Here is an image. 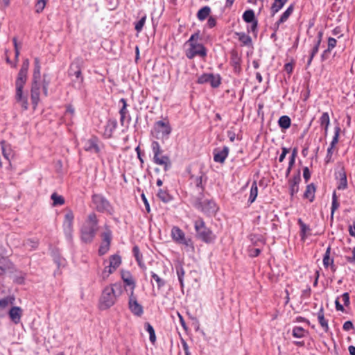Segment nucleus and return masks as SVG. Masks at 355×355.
Here are the masks:
<instances>
[{"label":"nucleus","mask_w":355,"mask_h":355,"mask_svg":"<svg viewBox=\"0 0 355 355\" xmlns=\"http://www.w3.org/2000/svg\"><path fill=\"white\" fill-rule=\"evenodd\" d=\"M14 297H8L0 300V309H5L9 304H13Z\"/></svg>","instance_id":"8fccbe9b"},{"label":"nucleus","mask_w":355,"mask_h":355,"mask_svg":"<svg viewBox=\"0 0 355 355\" xmlns=\"http://www.w3.org/2000/svg\"><path fill=\"white\" fill-rule=\"evenodd\" d=\"M243 19L247 23H251L257 20L255 18L254 12L253 10L249 9L245 10L243 14Z\"/></svg>","instance_id":"e433bc0d"},{"label":"nucleus","mask_w":355,"mask_h":355,"mask_svg":"<svg viewBox=\"0 0 355 355\" xmlns=\"http://www.w3.org/2000/svg\"><path fill=\"white\" fill-rule=\"evenodd\" d=\"M121 279L127 286H131L130 291L135 292L136 283L132 277V274L129 271L121 270Z\"/></svg>","instance_id":"5701e85b"},{"label":"nucleus","mask_w":355,"mask_h":355,"mask_svg":"<svg viewBox=\"0 0 355 355\" xmlns=\"http://www.w3.org/2000/svg\"><path fill=\"white\" fill-rule=\"evenodd\" d=\"M73 214L71 211H67L64 215V219L63 222V229L67 239L69 241H72L73 238Z\"/></svg>","instance_id":"ddd939ff"},{"label":"nucleus","mask_w":355,"mask_h":355,"mask_svg":"<svg viewBox=\"0 0 355 355\" xmlns=\"http://www.w3.org/2000/svg\"><path fill=\"white\" fill-rule=\"evenodd\" d=\"M151 148L153 153V162L157 165L162 166L165 171H168L171 168L172 163L169 156L163 154V150L159 144L156 141H153Z\"/></svg>","instance_id":"423d86ee"},{"label":"nucleus","mask_w":355,"mask_h":355,"mask_svg":"<svg viewBox=\"0 0 355 355\" xmlns=\"http://www.w3.org/2000/svg\"><path fill=\"white\" fill-rule=\"evenodd\" d=\"M205 178V181L206 180V176L205 173L202 171H200L198 175L191 174L190 179L191 180V182L196 185V187L200 190V191H203L204 185L202 184L203 179Z\"/></svg>","instance_id":"4be33fe9"},{"label":"nucleus","mask_w":355,"mask_h":355,"mask_svg":"<svg viewBox=\"0 0 355 355\" xmlns=\"http://www.w3.org/2000/svg\"><path fill=\"white\" fill-rule=\"evenodd\" d=\"M239 40L243 46H250L252 44L251 37L245 33H237Z\"/></svg>","instance_id":"4c0bfd02"},{"label":"nucleus","mask_w":355,"mask_h":355,"mask_svg":"<svg viewBox=\"0 0 355 355\" xmlns=\"http://www.w3.org/2000/svg\"><path fill=\"white\" fill-rule=\"evenodd\" d=\"M117 126V122L115 119H109L105 126L104 135L106 137L110 138Z\"/></svg>","instance_id":"b1692460"},{"label":"nucleus","mask_w":355,"mask_h":355,"mask_svg":"<svg viewBox=\"0 0 355 355\" xmlns=\"http://www.w3.org/2000/svg\"><path fill=\"white\" fill-rule=\"evenodd\" d=\"M194 229L196 231V236L198 239L205 243H214L216 240V235L213 231L208 227L204 220L198 217L193 221Z\"/></svg>","instance_id":"7ed1b4c3"},{"label":"nucleus","mask_w":355,"mask_h":355,"mask_svg":"<svg viewBox=\"0 0 355 355\" xmlns=\"http://www.w3.org/2000/svg\"><path fill=\"white\" fill-rule=\"evenodd\" d=\"M171 132L172 128L167 119L157 121L154 124L153 134L157 139H168Z\"/></svg>","instance_id":"0eeeda50"},{"label":"nucleus","mask_w":355,"mask_h":355,"mask_svg":"<svg viewBox=\"0 0 355 355\" xmlns=\"http://www.w3.org/2000/svg\"><path fill=\"white\" fill-rule=\"evenodd\" d=\"M331 254V247L329 246L326 252L324 253V257H323V265L324 267L327 268L329 266H331V268L332 270H335V266L334 265V259L330 257Z\"/></svg>","instance_id":"393cba45"},{"label":"nucleus","mask_w":355,"mask_h":355,"mask_svg":"<svg viewBox=\"0 0 355 355\" xmlns=\"http://www.w3.org/2000/svg\"><path fill=\"white\" fill-rule=\"evenodd\" d=\"M210 77V73H204L202 76H200L198 79V83L199 84H205V83H209Z\"/></svg>","instance_id":"864d4df0"},{"label":"nucleus","mask_w":355,"mask_h":355,"mask_svg":"<svg viewBox=\"0 0 355 355\" xmlns=\"http://www.w3.org/2000/svg\"><path fill=\"white\" fill-rule=\"evenodd\" d=\"M82 64L83 60L80 58H76L71 62L68 70V75L71 78L73 86L79 89L82 88L84 82Z\"/></svg>","instance_id":"39448f33"},{"label":"nucleus","mask_w":355,"mask_h":355,"mask_svg":"<svg viewBox=\"0 0 355 355\" xmlns=\"http://www.w3.org/2000/svg\"><path fill=\"white\" fill-rule=\"evenodd\" d=\"M258 195V187L256 181H254L252 184L250 192V196L248 199V202L252 204L254 202Z\"/></svg>","instance_id":"72a5a7b5"},{"label":"nucleus","mask_w":355,"mask_h":355,"mask_svg":"<svg viewBox=\"0 0 355 355\" xmlns=\"http://www.w3.org/2000/svg\"><path fill=\"white\" fill-rule=\"evenodd\" d=\"M301 182L300 171L299 170L292 178L288 180L289 193L293 198L299 191V184Z\"/></svg>","instance_id":"dca6fc26"},{"label":"nucleus","mask_w":355,"mask_h":355,"mask_svg":"<svg viewBox=\"0 0 355 355\" xmlns=\"http://www.w3.org/2000/svg\"><path fill=\"white\" fill-rule=\"evenodd\" d=\"M288 1V0H274V2L270 8L272 15H275L277 12H278Z\"/></svg>","instance_id":"c756f323"},{"label":"nucleus","mask_w":355,"mask_h":355,"mask_svg":"<svg viewBox=\"0 0 355 355\" xmlns=\"http://www.w3.org/2000/svg\"><path fill=\"white\" fill-rule=\"evenodd\" d=\"M339 298L342 299V301L345 306H348L349 304V295L348 293H343Z\"/></svg>","instance_id":"0e129e2a"},{"label":"nucleus","mask_w":355,"mask_h":355,"mask_svg":"<svg viewBox=\"0 0 355 355\" xmlns=\"http://www.w3.org/2000/svg\"><path fill=\"white\" fill-rule=\"evenodd\" d=\"M28 68L29 60L28 59H25L23 61L15 81V100L24 110H26L28 107V97L23 92L24 85L27 80Z\"/></svg>","instance_id":"f257e3e1"},{"label":"nucleus","mask_w":355,"mask_h":355,"mask_svg":"<svg viewBox=\"0 0 355 355\" xmlns=\"http://www.w3.org/2000/svg\"><path fill=\"white\" fill-rule=\"evenodd\" d=\"M258 21L251 22V25L248 27V32L256 33L257 31Z\"/></svg>","instance_id":"e2e57ef3"},{"label":"nucleus","mask_w":355,"mask_h":355,"mask_svg":"<svg viewBox=\"0 0 355 355\" xmlns=\"http://www.w3.org/2000/svg\"><path fill=\"white\" fill-rule=\"evenodd\" d=\"M23 310L19 306H12L8 312V315L10 320L15 324H17L20 322Z\"/></svg>","instance_id":"412c9836"},{"label":"nucleus","mask_w":355,"mask_h":355,"mask_svg":"<svg viewBox=\"0 0 355 355\" xmlns=\"http://www.w3.org/2000/svg\"><path fill=\"white\" fill-rule=\"evenodd\" d=\"M297 154V149L296 148H295L293 150L292 155L289 159L288 164H290V167H293L294 166Z\"/></svg>","instance_id":"13d9d810"},{"label":"nucleus","mask_w":355,"mask_h":355,"mask_svg":"<svg viewBox=\"0 0 355 355\" xmlns=\"http://www.w3.org/2000/svg\"><path fill=\"white\" fill-rule=\"evenodd\" d=\"M40 62L38 58L34 59V71L33 75V80L39 81L40 78Z\"/></svg>","instance_id":"f704fd0d"},{"label":"nucleus","mask_w":355,"mask_h":355,"mask_svg":"<svg viewBox=\"0 0 355 355\" xmlns=\"http://www.w3.org/2000/svg\"><path fill=\"white\" fill-rule=\"evenodd\" d=\"M339 206H340V203L338 202L336 193V191H334L333 195H332V204H331V220H333V218H334V212L336 211V209H338Z\"/></svg>","instance_id":"a19ab883"},{"label":"nucleus","mask_w":355,"mask_h":355,"mask_svg":"<svg viewBox=\"0 0 355 355\" xmlns=\"http://www.w3.org/2000/svg\"><path fill=\"white\" fill-rule=\"evenodd\" d=\"M132 252H133V254H134V257L139 265V266L143 269V270H146V265L145 263H144V261H143V256H142V254L140 252V250H139V248L137 245H135L132 248Z\"/></svg>","instance_id":"a878e982"},{"label":"nucleus","mask_w":355,"mask_h":355,"mask_svg":"<svg viewBox=\"0 0 355 355\" xmlns=\"http://www.w3.org/2000/svg\"><path fill=\"white\" fill-rule=\"evenodd\" d=\"M40 85L38 81L33 80L32 87L31 90V101L34 109L40 101Z\"/></svg>","instance_id":"aec40b11"},{"label":"nucleus","mask_w":355,"mask_h":355,"mask_svg":"<svg viewBox=\"0 0 355 355\" xmlns=\"http://www.w3.org/2000/svg\"><path fill=\"white\" fill-rule=\"evenodd\" d=\"M320 125L322 127L329 126L330 123L329 116L328 112H323L319 119Z\"/></svg>","instance_id":"49530a36"},{"label":"nucleus","mask_w":355,"mask_h":355,"mask_svg":"<svg viewBox=\"0 0 355 355\" xmlns=\"http://www.w3.org/2000/svg\"><path fill=\"white\" fill-rule=\"evenodd\" d=\"M114 288L121 289V285L119 284H114L106 286L103 289L99 301V307L101 309H107L115 304L116 295L115 294Z\"/></svg>","instance_id":"20e7f679"},{"label":"nucleus","mask_w":355,"mask_h":355,"mask_svg":"<svg viewBox=\"0 0 355 355\" xmlns=\"http://www.w3.org/2000/svg\"><path fill=\"white\" fill-rule=\"evenodd\" d=\"M98 220L96 214L91 213L88 215L87 220H86L85 225L97 227Z\"/></svg>","instance_id":"79ce46f5"},{"label":"nucleus","mask_w":355,"mask_h":355,"mask_svg":"<svg viewBox=\"0 0 355 355\" xmlns=\"http://www.w3.org/2000/svg\"><path fill=\"white\" fill-rule=\"evenodd\" d=\"M47 1L48 0H37L35 5V12L41 13L44 10Z\"/></svg>","instance_id":"de8ad7c7"},{"label":"nucleus","mask_w":355,"mask_h":355,"mask_svg":"<svg viewBox=\"0 0 355 355\" xmlns=\"http://www.w3.org/2000/svg\"><path fill=\"white\" fill-rule=\"evenodd\" d=\"M171 236L173 241L186 247H189L193 250L194 247L191 239L185 237L184 232L178 227L174 226L171 230Z\"/></svg>","instance_id":"9d476101"},{"label":"nucleus","mask_w":355,"mask_h":355,"mask_svg":"<svg viewBox=\"0 0 355 355\" xmlns=\"http://www.w3.org/2000/svg\"><path fill=\"white\" fill-rule=\"evenodd\" d=\"M119 103L122 104V107L119 110L120 114V123L123 126L125 123L129 124L131 121V116L129 114V112L127 109L128 103L125 98H122L120 99Z\"/></svg>","instance_id":"2eb2a0df"},{"label":"nucleus","mask_w":355,"mask_h":355,"mask_svg":"<svg viewBox=\"0 0 355 355\" xmlns=\"http://www.w3.org/2000/svg\"><path fill=\"white\" fill-rule=\"evenodd\" d=\"M157 196L159 199L165 203L168 202L172 200L171 196L168 193L166 189H159Z\"/></svg>","instance_id":"2f4dec72"},{"label":"nucleus","mask_w":355,"mask_h":355,"mask_svg":"<svg viewBox=\"0 0 355 355\" xmlns=\"http://www.w3.org/2000/svg\"><path fill=\"white\" fill-rule=\"evenodd\" d=\"M207 25L209 28H214L216 25V19L211 16L208 18Z\"/></svg>","instance_id":"69168bd1"},{"label":"nucleus","mask_w":355,"mask_h":355,"mask_svg":"<svg viewBox=\"0 0 355 355\" xmlns=\"http://www.w3.org/2000/svg\"><path fill=\"white\" fill-rule=\"evenodd\" d=\"M291 121L288 116H282L278 121V124L283 129H288L291 126Z\"/></svg>","instance_id":"ea45409f"},{"label":"nucleus","mask_w":355,"mask_h":355,"mask_svg":"<svg viewBox=\"0 0 355 355\" xmlns=\"http://www.w3.org/2000/svg\"><path fill=\"white\" fill-rule=\"evenodd\" d=\"M333 153H334V148L328 147L327 150V155H326L325 159H324L326 164H328V163L332 162L331 158H332Z\"/></svg>","instance_id":"4d7b16f0"},{"label":"nucleus","mask_w":355,"mask_h":355,"mask_svg":"<svg viewBox=\"0 0 355 355\" xmlns=\"http://www.w3.org/2000/svg\"><path fill=\"white\" fill-rule=\"evenodd\" d=\"M200 39V31H198L192 34L186 42L185 45L188 48L185 51V55L188 59L191 60L197 56L205 58L207 56V50L206 47L202 43L198 42Z\"/></svg>","instance_id":"f03ea898"},{"label":"nucleus","mask_w":355,"mask_h":355,"mask_svg":"<svg viewBox=\"0 0 355 355\" xmlns=\"http://www.w3.org/2000/svg\"><path fill=\"white\" fill-rule=\"evenodd\" d=\"M98 139L96 137H92L89 139L84 141L83 148L85 151L98 153L100 148L98 145Z\"/></svg>","instance_id":"f3484780"},{"label":"nucleus","mask_w":355,"mask_h":355,"mask_svg":"<svg viewBox=\"0 0 355 355\" xmlns=\"http://www.w3.org/2000/svg\"><path fill=\"white\" fill-rule=\"evenodd\" d=\"M336 178L337 180V189L344 190L347 187V175L343 168L336 172Z\"/></svg>","instance_id":"6ab92c4d"},{"label":"nucleus","mask_w":355,"mask_h":355,"mask_svg":"<svg viewBox=\"0 0 355 355\" xmlns=\"http://www.w3.org/2000/svg\"><path fill=\"white\" fill-rule=\"evenodd\" d=\"M306 331L301 327H295L292 331V335L295 338H301L305 336Z\"/></svg>","instance_id":"37998d69"},{"label":"nucleus","mask_w":355,"mask_h":355,"mask_svg":"<svg viewBox=\"0 0 355 355\" xmlns=\"http://www.w3.org/2000/svg\"><path fill=\"white\" fill-rule=\"evenodd\" d=\"M128 308L131 313L137 317L141 316L144 313V308L138 302L137 295L132 291L128 294Z\"/></svg>","instance_id":"f8f14e48"},{"label":"nucleus","mask_w":355,"mask_h":355,"mask_svg":"<svg viewBox=\"0 0 355 355\" xmlns=\"http://www.w3.org/2000/svg\"><path fill=\"white\" fill-rule=\"evenodd\" d=\"M97 231V227H93L87 225H83L81 228V239L84 243H91Z\"/></svg>","instance_id":"4468645a"},{"label":"nucleus","mask_w":355,"mask_h":355,"mask_svg":"<svg viewBox=\"0 0 355 355\" xmlns=\"http://www.w3.org/2000/svg\"><path fill=\"white\" fill-rule=\"evenodd\" d=\"M121 264V257L119 254L111 255L109 258V265L105 266L102 271V279L103 280L106 279L119 267Z\"/></svg>","instance_id":"1a4fd4ad"},{"label":"nucleus","mask_w":355,"mask_h":355,"mask_svg":"<svg viewBox=\"0 0 355 355\" xmlns=\"http://www.w3.org/2000/svg\"><path fill=\"white\" fill-rule=\"evenodd\" d=\"M151 277L156 282L157 284V288L160 289L165 285V281L159 277L156 273L154 272H151Z\"/></svg>","instance_id":"09e8293b"},{"label":"nucleus","mask_w":355,"mask_h":355,"mask_svg":"<svg viewBox=\"0 0 355 355\" xmlns=\"http://www.w3.org/2000/svg\"><path fill=\"white\" fill-rule=\"evenodd\" d=\"M315 191L316 188L313 183L308 184L304 193V198L309 199L310 202H313L315 199Z\"/></svg>","instance_id":"cd10ccee"},{"label":"nucleus","mask_w":355,"mask_h":355,"mask_svg":"<svg viewBox=\"0 0 355 355\" xmlns=\"http://www.w3.org/2000/svg\"><path fill=\"white\" fill-rule=\"evenodd\" d=\"M175 270H176L177 276L178 277V281L180 284V286L182 288H183V287H184V276L185 274V271L183 268L182 265L180 263L176 265Z\"/></svg>","instance_id":"473e14b6"},{"label":"nucleus","mask_w":355,"mask_h":355,"mask_svg":"<svg viewBox=\"0 0 355 355\" xmlns=\"http://www.w3.org/2000/svg\"><path fill=\"white\" fill-rule=\"evenodd\" d=\"M146 15L143 16L137 22L135 23V28L137 33H140L146 23Z\"/></svg>","instance_id":"3c124183"},{"label":"nucleus","mask_w":355,"mask_h":355,"mask_svg":"<svg viewBox=\"0 0 355 355\" xmlns=\"http://www.w3.org/2000/svg\"><path fill=\"white\" fill-rule=\"evenodd\" d=\"M318 320L323 330L325 332H328L329 330L328 320L324 318V309L322 306L318 312Z\"/></svg>","instance_id":"bb28decb"},{"label":"nucleus","mask_w":355,"mask_h":355,"mask_svg":"<svg viewBox=\"0 0 355 355\" xmlns=\"http://www.w3.org/2000/svg\"><path fill=\"white\" fill-rule=\"evenodd\" d=\"M345 331H350L354 328L353 323L351 321H346L343 327Z\"/></svg>","instance_id":"338daca9"},{"label":"nucleus","mask_w":355,"mask_h":355,"mask_svg":"<svg viewBox=\"0 0 355 355\" xmlns=\"http://www.w3.org/2000/svg\"><path fill=\"white\" fill-rule=\"evenodd\" d=\"M231 60H232V65L234 67L235 69L237 67H239V66H240V59H239V58L237 56V55L236 53H233L232 55Z\"/></svg>","instance_id":"6e6d98bb"},{"label":"nucleus","mask_w":355,"mask_h":355,"mask_svg":"<svg viewBox=\"0 0 355 355\" xmlns=\"http://www.w3.org/2000/svg\"><path fill=\"white\" fill-rule=\"evenodd\" d=\"M349 234L350 236L355 238V222L353 225L349 226Z\"/></svg>","instance_id":"774afa93"},{"label":"nucleus","mask_w":355,"mask_h":355,"mask_svg":"<svg viewBox=\"0 0 355 355\" xmlns=\"http://www.w3.org/2000/svg\"><path fill=\"white\" fill-rule=\"evenodd\" d=\"M220 78L218 76H214L212 73H210L209 83L211 85L212 87H218L220 85Z\"/></svg>","instance_id":"a18cd8bd"},{"label":"nucleus","mask_w":355,"mask_h":355,"mask_svg":"<svg viewBox=\"0 0 355 355\" xmlns=\"http://www.w3.org/2000/svg\"><path fill=\"white\" fill-rule=\"evenodd\" d=\"M92 202L95 209L101 213H107L112 214L113 207L108 200L101 194H93L92 196Z\"/></svg>","instance_id":"6e6552de"},{"label":"nucleus","mask_w":355,"mask_h":355,"mask_svg":"<svg viewBox=\"0 0 355 355\" xmlns=\"http://www.w3.org/2000/svg\"><path fill=\"white\" fill-rule=\"evenodd\" d=\"M196 207L205 214L208 216L214 215L218 208L216 202L212 200L205 199L196 202Z\"/></svg>","instance_id":"9b49d317"},{"label":"nucleus","mask_w":355,"mask_h":355,"mask_svg":"<svg viewBox=\"0 0 355 355\" xmlns=\"http://www.w3.org/2000/svg\"><path fill=\"white\" fill-rule=\"evenodd\" d=\"M103 241L102 243H105L110 245L112 240V234L110 231L105 232L103 234Z\"/></svg>","instance_id":"5fc2aeb1"},{"label":"nucleus","mask_w":355,"mask_h":355,"mask_svg":"<svg viewBox=\"0 0 355 355\" xmlns=\"http://www.w3.org/2000/svg\"><path fill=\"white\" fill-rule=\"evenodd\" d=\"M334 130H335L334 135L331 141L338 143L339 135H340V128L339 126H336L334 128Z\"/></svg>","instance_id":"680f3d73"},{"label":"nucleus","mask_w":355,"mask_h":355,"mask_svg":"<svg viewBox=\"0 0 355 355\" xmlns=\"http://www.w3.org/2000/svg\"><path fill=\"white\" fill-rule=\"evenodd\" d=\"M229 150L227 146H223L221 150L219 148L214 149L213 152L214 162L220 164L224 163L228 156Z\"/></svg>","instance_id":"a211bd4d"},{"label":"nucleus","mask_w":355,"mask_h":355,"mask_svg":"<svg viewBox=\"0 0 355 355\" xmlns=\"http://www.w3.org/2000/svg\"><path fill=\"white\" fill-rule=\"evenodd\" d=\"M297 223L300 228V235L301 239L304 241L307 237V232L311 230L310 227L305 224L301 218H298Z\"/></svg>","instance_id":"c85d7f7f"},{"label":"nucleus","mask_w":355,"mask_h":355,"mask_svg":"<svg viewBox=\"0 0 355 355\" xmlns=\"http://www.w3.org/2000/svg\"><path fill=\"white\" fill-rule=\"evenodd\" d=\"M144 327H145L146 331H148L149 334L150 341L153 344H154L156 341V335H155V332L153 327L149 322H146L144 324Z\"/></svg>","instance_id":"58836bf2"},{"label":"nucleus","mask_w":355,"mask_h":355,"mask_svg":"<svg viewBox=\"0 0 355 355\" xmlns=\"http://www.w3.org/2000/svg\"><path fill=\"white\" fill-rule=\"evenodd\" d=\"M303 177L306 182L311 178V172L307 166L303 168Z\"/></svg>","instance_id":"052dcab7"},{"label":"nucleus","mask_w":355,"mask_h":355,"mask_svg":"<svg viewBox=\"0 0 355 355\" xmlns=\"http://www.w3.org/2000/svg\"><path fill=\"white\" fill-rule=\"evenodd\" d=\"M53 200V206L62 205L64 203V199L62 196L58 195L56 193H53L51 196Z\"/></svg>","instance_id":"c03bdc74"},{"label":"nucleus","mask_w":355,"mask_h":355,"mask_svg":"<svg viewBox=\"0 0 355 355\" xmlns=\"http://www.w3.org/2000/svg\"><path fill=\"white\" fill-rule=\"evenodd\" d=\"M211 12V8L209 6H204L200 9L197 13V17L200 21H204L207 18Z\"/></svg>","instance_id":"c9c22d12"},{"label":"nucleus","mask_w":355,"mask_h":355,"mask_svg":"<svg viewBox=\"0 0 355 355\" xmlns=\"http://www.w3.org/2000/svg\"><path fill=\"white\" fill-rule=\"evenodd\" d=\"M110 245L105 243H101L100 248L98 249V254L100 256H103L105 254H106L109 250H110Z\"/></svg>","instance_id":"603ef678"},{"label":"nucleus","mask_w":355,"mask_h":355,"mask_svg":"<svg viewBox=\"0 0 355 355\" xmlns=\"http://www.w3.org/2000/svg\"><path fill=\"white\" fill-rule=\"evenodd\" d=\"M294 10V5L291 4L287 9L280 16V18L277 21L278 24H281L284 23L287 19L289 18V17L291 15Z\"/></svg>","instance_id":"7c9ffc66"},{"label":"nucleus","mask_w":355,"mask_h":355,"mask_svg":"<svg viewBox=\"0 0 355 355\" xmlns=\"http://www.w3.org/2000/svg\"><path fill=\"white\" fill-rule=\"evenodd\" d=\"M337 44V40L334 37L328 38L327 49L331 51Z\"/></svg>","instance_id":"bf43d9fd"}]
</instances>
